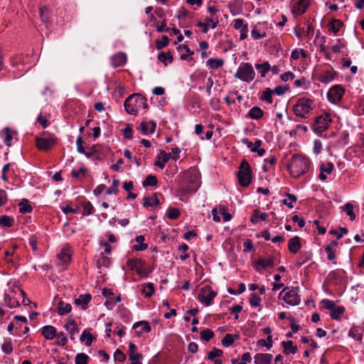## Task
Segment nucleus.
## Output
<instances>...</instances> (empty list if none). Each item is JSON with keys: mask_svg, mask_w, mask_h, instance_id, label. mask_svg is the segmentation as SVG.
<instances>
[{"mask_svg": "<svg viewBox=\"0 0 364 364\" xmlns=\"http://www.w3.org/2000/svg\"><path fill=\"white\" fill-rule=\"evenodd\" d=\"M310 161L300 154H294L288 164V170L293 177H299L305 173L309 168Z\"/></svg>", "mask_w": 364, "mask_h": 364, "instance_id": "nucleus-1", "label": "nucleus"}, {"mask_svg": "<svg viewBox=\"0 0 364 364\" xmlns=\"http://www.w3.org/2000/svg\"><path fill=\"white\" fill-rule=\"evenodd\" d=\"M126 112L136 115L141 109H146V99L140 94H133L128 97L124 103Z\"/></svg>", "mask_w": 364, "mask_h": 364, "instance_id": "nucleus-2", "label": "nucleus"}, {"mask_svg": "<svg viewBox=\"0 0 364 364\" xmlns=\"http://www.w3.org/2000/svg\"><path fill=\"white\" fill-rule=\"evenodd\" d=\"M313 110V101L305 97L299 98L293 107V111L297 117L307 119Z\"/></svg>", "mask_w": 364, "mask_h": 364, "instance_id": "nucleus-3", "label": "nucleus"}, {"mask_svg": "<svg viewBox=\"0 0 364 364\" xmlns=\"http://www.w3.org/2000/svg\"><path fill=\"white\" fill-rule=\"evenodd\" d=\"M58 143V139L54 134L43 132L41 135L36 136V147L43 151H47Z\"/></svg>", "mask_w": 364, "mask_h": 364, "instance_id": "nucleus-4", "label": "nucleus"}, {"mask_svg": "<svg viewBox=\"0 0 364 364\" xmlns=\"http://www.w3.org/2000/svg\"><path fill=\"white\" fill-rule=\"evenodd\" d=\"M254 68L250 63H241L235 75V77L245 82H250L255 77Z\"/></svg>", "mask_w": 364, "mask_h": 364, "instance_id": "nucleus-5", "label": "nucleus"}, {"mask_svg": "<svg viewBox=\"0 0 364 364\" xmlns=\"http://www.w3.org/2000/svg\"><path fill=\"white\" fill-rule=\"evenodd\" d=\"M299 287H284L279 294V299L286 304L291 306L298 305L300 303V296L298 294Z\"/></svg>", "mask_w": 364, "mask_h": 364, "instance_id": "nucleus-6", "label": "nucleus"}, {"mask_svg": "<svg viewBox=\"0 0 364 364\" xmlns=\"http://www.w3.org/2000/svg\"><path fill=\"white\" fill-rule=\"evenodd\" d=\"M237 178L240 184L243 187H247L251 183L252 170L249 163L245 159L240 163Z\"/></svg>", "mask_w": 364, "mask_h": 364, "instance_id": "nucleus-7", "label": "nucleus"}, {"mask_svg": "<svg viewBox=\"0 0 364 364\" xmlns=\"http://www.w3.org/2000/svg\"><path fill=\"white\" fill-rule=\"evenodd\" d=\"M127 267L131 270H134L141 277H147L151 273V269H148L146 267V262L140 258H129L127 262Z\"/></svg>", "mask_w": 364, "mask_h": 364, "instance_id": "nucleus-8", "label": "nucleus"}, {"mask_svg": "<svg viewBox=\"0 0 364 364\" xmlns=\"http://www.w3.org/2000/svg\"><path fill=\"white\" fill-rule=\"evenodd\" d=\"M331 122V114L327 112L316 117L313 127L314 132L318 135L321 134L329 128Z\"/></svg>", "mask_w": 364, "mask_h": 364, "instance_id": "nucleus-9", "label": "nucleus"}, {"mask_svg": "<svg viewBox=\"0 0 364 364\" xmlns=\"http://www.w3.org/2000/svg\"><path fill=\"white\" fill-rule=\"evenodd\" d=\"M322 304L323 307L331 311L330 316L334 320H340L341 315L345 311V308L343 306H336L333 301L329 299H323Z\"/></svg>", "mask_w": 364, "mask_h": 364, "instance_id": "nucleus-10", "label": "nucleus"}, {"mask_svg": "<svg viewBox=\"0 0 364 364\" xmlns=\"http://www.w3.org/2000/svg\"><path fill=\"white\" fill-rule=\"evenodd\" d=\"M58 266L60 267L61 270H65L67 269L68 264L71 261L72 254L70 246L68 244L65 245L60 252L57 255Z\"/></svg>", "mask_w": 364, "mask_h": 364, "instance_id": "nucleus-11", "label": "nucleus"}, {"mask_svg": "<svg viewBox=\"0 0 364 364\" xmlns=\"http://www.w3.org/2000/svg\"><path fill=\"white\" fill-rule=\"evenodd\" d=\"M216 295L217 293L214 291L210 287L207 286L200 289L199 291L198 299L205 306H210Z\"/></svg>", "mask_w": 364, "mask_h": 364, "instance_id": "nucleus-12", "label": "nucleus"}, {"mask_svg": "<svg viewBox=\"0 0 364 364\" xmlns=\"http://www.w3.org/2000/svg\"><path fill=\"white\" fill-rule=\"evenodd\" d=\"M344 89L339 85H333L328 92L327 97L328 100L333 103H338L343 97Z\"/></svg>", "mask_w": 364, "mask_h": 364, "instance_id": "nucleus-13", "label": "nucleus"}, {"mask_svg": "<svg viewBox=\"0 0 364 364\" xmlns=\"http://www.w3.org/2000/svg\"><path fill=\"white\" fill-rule=\"evenodd\" d=\"M276 265L274 257L271 256L268 257L267 259H257L255 264L254 267L255 269L259 272L260 270V268L262 269H267V268H272Z\"/></svg>", "mask_w": 364, "mask_h": 364, "instance_id": "nucleus-14", "label": "nucleus"}, {"mask_svg": "<svg viewBox=\"0 0 364 364\" xmlns=\"http://www.w3.org/2000/svg\"><path fill=\"white\" fill-rule=\"evenodd\" d=\"M310 1L311 0H299L291 9V12L297 15L303 14L309 6Z\"/></svg>", "mask_w": 364, "mask_h": 364, "instance_id": "nucleus-15", "label": "nucleus"}, {"mask_svg": "<svg viewBox=\"0 0 364 364\" xmlns=\"http://www.w3.org/2000/svg\"><path fill=\"white\" fill-rule=\"evenodd\" d=\"M92 299V295L90 294H80L74 301V304L77 306H80L81 309L86 310L87 305Z\"/></svg>", "mask_w": 364, "mask_h": 364, "instance_id": "nucleus-16", "label": "nucleus"}, {"mask_svg": "<svg viewBox=\"0 0 364 364\" xmlns=\"http://www.w3.org/2000/svg\"><path fill=\"white\" fill-rule=\"evenodd\" d=\"M111 64L114 68L123 66L127 61V56L123 53H119L112 55L110 58Z\"/></svg>", "mask_w": 364, "mask_h": 364, "instance_id": "nucleus-17", "label": "nucleus"}, {"mask_svg": "<svg viewBox=\"0 0 364 364\" xmlns=\"http://www.w3.org/2000/svg\"><path fill=\"white\" fill-rule=\"evenodd\" d=\"M64 328L69 332L70 339H75V335L79 332V328L77 327L76 322L72 318H68L67 323L64 326Z\"/></svg>", "mask_w": 364, "mask_h": 364, "instance_id": "nucleus-18", "label": "nucleus"}, {"mask_svg": "<svg viewBox=\"0 0 364 364\" xmlns=\"http://www.w3.org/2000/svg\"><path fill=\"white\" fill-rule=\"evenodd\" d=\"M141 132L147 135L149 134H153L156 128V124L154 121L142 122L140 124Z\"/></svg>", "mask_w": 364, "mask_h": 364, "instance_id": "nucleus-19", "label": "nucleus"}, {"mask_svg": "<svg viewBox=\"0 0 364 364\" xmlns=\"http://www.w3.org/2000/svg\"><path fill=\"white\" fill-rule=\"evenodd\" d=\"M301 247V245L300 242V237L299 236H295L289 240L288 249L291 253H297Z\"/></svg>", "mask_w": 364, "mask_h": 364, "instance_id": "nucleus-20", "label": "nucleus"}, {"mask_svg": "<svg viewBox=\"0 0 364 364\" xmlns=\"http://www.w3.org/2000/svg\"><path fill=\"white\" fill-rule=\"evenodd\" d=\"M137 328H140L139 331H136L137 336H139V335L143 333H149L151 330L149 323L146 321H141L135 323L133 325V328L136 329Z\"/></svg>", "mask_w": 364, "mask_h": 364, "instance_id": "nucleus-21", "label": "nucleus"}, {"mask_svg": "<svg viewBox=\"0 0 364 364\" xmlns=\"http://www.w3.org/2000/svg\"><path fill=\"white\" fill-rule=\"evenodd\" d=\"M255 364H270L272 355L269 353H257L255 355Z\"/></svg>", "mask_w": 364, "mask_h": 364, "instance_id": "nucleus-22", "label": "nucleus"}, {"mask_svg": "<svg viewBox=\"0 0 364 364\" xmlns=\"http://www.w3.org/2000/svg\"><path fill=\"white\" fill-rule=\"evenodd\" d=\"M335 77V72L333 70H326L321 73L318 76V80L328 84L333 80Z\"/></svg>", "mask_w": 364, "mask_h": 364, "instance_id": "nucleus-23", "label": "nucleus"}, {"mask_svg": "<svg viewBox=\"0 0 364 364\" xmlns=\"http://www.w3.org/2000/svg\"><path fill=\"white\" fill-rule=\"evenodd\" d=\"M41 333L47 340L53 339L57 334L56 329L53 326H45L42 328Z\"/></svg>", "mask_w": 364, "mask_h": 364, "instance_id": "nucleus-24", "label": "nucleus"}, {"mask_svg": "<svg viewBox=\"0 0 364 364\" xmlns=\"http://www.w3.org/2000/svg\"><path fill=\"white\" fill-rule=\"evenodd\" d=\"M143 205L144 207H154L159 205L160 201L158 198V193H154L151 196H146L143 198Z\"/></svg>", "mask_w": 364, "mask_h": 364, "instance_id": "nucleus-25", "label": "nucleus"}, {"mask_svg": "<svg viewBox=\"0 0 364 364\" xmlns=\"http://www.w3.org/2000/svg\"><path fill=\"white\" fill-rule=\"evenodd\" d=\"M283 347V353L285 355H289V353L295 354L297 351V347L293 345L292 341H287L282 342Z\"/></svg>", "mask_w": 364, "mask_h": 364, "instance_id": "nucleus-26", "label": "nucleus"}, {"mask_svg": "<svg viewBox=\"0 0 364 364\" xmlns=\"http://www.w3.org/2000/svg\"><path fill=\"white\" fill-rule=\"evenodd\" d=\"M257 70L260 73L261 77H265L266 75L271 70V65L268 62H264L263 63H257L255 65Z\"/></svg>", "mask_w": 364, "mask_h": 364, "instance_id": "nucleus-27", "label": "nucleus"}, {"mask_svg": "<svg viewBox=\"0 0 364 364\" xmlns=\"http://www.w3.org/2000/svg\"><path fill=\"white\" fill-rule=\"evenodd\" d=\"M268 215L266 213H261L259 210L256 209L253 211L252 215L250 218V221L257 224L259 223V220H266L267 219Z\"/></svg>", "mask_w": 364, "mask_h": 364, "instance_id": "nucleus-28", "label": "nucleus"}, {"mask_svg": "<svg viewBox=\"0 0 364 364\" xmlns=\"http://www.w3.org/2000/svg\"><path fill=\"white\" fill-rule=\"evenodd\" d=\"M72 310V306L69 303H65L60 301L58 304V314L60 316L70 313Z\"/></svg>", "mask_w": 364, "mask_h": 364, "instance_id": "nucleus-29", "label": "nucleus"}, {"mask_svg": "<svg viewBox=\"0 0 364 364\" xmlns=\"http://www.w3.org/2000/svg\"><path fill=\"white\" fill-rule=\"evenodd\" d=\"M19 206V213L24 214V213H29L33 211V207L29 204V201L27 199H22L18 203Z\"/></svg>", "mask_w": 364, "mask_h": 364, "instance_id": "nucleus-30", "label": "nucleus"}, {"mask_svg": "<svg viewBox=\"0 0 364 364\" xmlns=\"http://www.w3.org/2000/svg\"><path fill=\"white\" fill-rule=\"evenodd\" d=\"M362 328L360 326H353L348 333V336L355 341H360L362 340Z\"/></svg>", "mask_w": 364, "mask_h": 364, "instance_id": "nucleus-31", "label": "nucleus"}, {"mask_svg": "<svg viewBox=\"0 0 364 364\" xmlns=\"http://www.w3.org/2000/svg\"><path fill=\"white\" fill-rule=\"evenodd\" d=\"M158 60L161 61L165 66H166L168 63L173 62V56L170 52H161L158 54L157 57Z\"/></svg>", "mask_w": 364, "mask_h": 364, "instance_id": "nucleus-32", "label": "nucleus"}, {"mask_svg": "<svg viewBox=\"0 0 364 364\" xmlns=\"http://www.w3.org/2000/svg\"><path fill=\"white\" fill-rule=\"evenodd\" d=\"M264 115V112L259 107H254L248 112V117L252 119H259Z\"/></svg>", "mask_w": 364, "mask_h": 364, "instance_id": "nucleus-33", "label": "nucleus"}, {"mask_svg": "<svg viewBox=\"0 0 364 364\" xmlns=\"http://www.w3.org/2000/svg\"><path fill=\"white\" fill-rule=\"evenodd\" d=\"M207 66L212 69H218L224 64V60L219 58H210L206 62Z\"/></svg>", "mask_w": 364, "mask_h": 364, "instance_id": "nucleus-34", "label": "nucleus"}, {"mask_svg": "<svg viewBox=\"0 0 364 364\" xmlns=\"http://www.w3.org/2000/svg\"><path fill=\"white\" fill-rule=\"evenodd\" d=\"M14 218L10 216L3 215L0 217V225L2 228H10L14 225Z\"/></svg>", "mask_w": 364, "mask_h": 364, "instance_id": "nucleus-35", "label": "nucleus"}, {"mask_svg": "<svg viewBox=\"0 0 364 364\" xmlns=\"http://www.w3.org/2000/svg\"><path fill=\"white\" fill-rule=\"evenodd\" d=\"M82 215H90L93 214L95 211V208L92 203L90 201H84L82 203Z\"/></svg>", "mask_w": 364, "mask_h": 364, "instance_id": "nucleus-36", "label": "nucleus"}, {"mask_svg": "<svg viewBox=\"0 0 364 364\" xmlns=\"http://www.w3.org/2000/svg\"><path fill=\"white\" fill-rule=\"evenodd\" d=\"M80 339L81 342H85L87 346H90L92 344L93 336L87 330H85L82 331Z\"/></svg>", "mask_w": 364, "mask_h": 364, "instance_id": "nucleus-37", "label": "nucleus"}, {"mask_svg": "<svg viewBox=\"0 0 364 364\" xmlns=\"http://www.w3.org/2000/svg\"><path fill=\"white\" fill-rule=\"evenodd\" d=\"M76 144L77 150L79 153L85 154L87 158H90L92 156L91 153H87L85 151V148L83 146V140L80 135L78 136V137L77 138Z\"/></svg>", "mask_w": 364, "mask_h": 364, "instance_id": "nucleus-38", "label": "nucleus"}, {"mask_svg": "<svg viewBox=\"0 0 364 364\" xmlns=\"http://www.w3.org/2000/svg\"><path fill=\"white\" fill-rule=\"evenodd\" d=\"M285 196L287 198H284L282 200V203L289 208H292L294 207L293 203L296 201V197L294 194L288 193L285 194Z\"/></svg>", "mask_w": 364, "mask_h": 364, "instance_id": "nucleus-39", "label": "nucleus"}, {"mask_svg": "<svg viewBox=\"0 0 364 364\" xmlns=\"http://www.w3.org/2000/svg\"><path fill=\"white\" fill-rule=\"evenodd\" d=\"M343 22L339 19L333 20L329 25V30L336 33L339 31L340 28L343 26Z\"/></svg>", "mask_w": 364, "mask_h": 364, "instance_id": "nucleus-40", "label": "nucleus"}, {"mask_svg": "<svg viewBox=\"0 0 364 364\" xmlns=\"http://www.w3.org/2000/svg\"><path fill=\"white\" fill-rule=\"evenodd\" d=\"M272 94L273 90L270 88H267L264 91H263L260 97V100H264L269 104H272L273 102Z\"/></svg>", "mask_w": 364, "mask_h": 364, "instance_id": "nucleus-41", "label": "nucleus"}, {"mask_svg": "<svg viewBox=\"0 0 364 364\" xmlns=\"http://www.w3.org/2000/svg\"><path fill=\"white\" fill-rule=\"evenodd\" d=\"M87 169L82 166L78 170L73 169L71 171V176L75 178H81L85 176Z\"/></svg>", "mask_w": 364, "mask_h": 364, "instance_id": "nucleus-42", "label": "nucleus"}, {"mask_svg": "<svg viewBox=\"0 0 364 364\" xmlns=\"http://www.w3.org/2000/svg\"><path fill=\"white\" fill-rule=\"evenodd\" d=\"M343 211L350 217V220L355 219V215L353 212V205L350 203L345 204L343 207Z\"/></svg>", "mask_w": 364, "mask_h": 364, "instance_id": "nucleus-43", "label": "nucleus"}, {"mask_svg": "<svg viewBox=\"0 0 364 364\" xmlns=\"http://www.w3.org/2000/svg\"><path fill=\"white\" fill-rule=\"evenodd\" d=\"M89 356L84 353H77L75 358V364H87L89 360Z\"/></svg>", "mask_w": 364, "mask_h": 364, "instance_id": "nucleus-44", "label": "nucleus"}, {"mask_svg": "<svg viewBox=\"0 0 364 364\" xmlns=\"http://www.w3.org/2000/svg\"><path fill=\"white\" fill-rule=\"evenodd\" d=\"M169 43V38L166 36H162L161 40H156L155 45L157 50H161L167 46Z\"/></svg>", "mask_w": 364, "mask_h": 364, "instance_id": "nucleus-45", "label": "nucleus"}, {"mask_svg": "<svg viewBox=\"0 0 364 364\" xmlns=\"http://www.w3.org/2000/svg\"><path fill=\"white\" fill-rule=\"evenodd\" d=\"M142 292L146 297H151L154 293V287L152 283H146L143 285Z\"/></svg>", "mask_w": 364, "mask_h": 364, "instance_id": "nucleus-46", "label": "nucleus"}, {"mask_svg": "<svg viewBox=\"0 0 364 364\" xmlns=\"http://www.w3.org/2000/svg\"><path fill=\"white\" fill-rule=\"evenodd\" d=\"M4 301L6 305L11 309L19 305L18 302L14 298H12L7 294H4Z\"/></svg>", "mask_w": 364, "mask_h": 364, "instance_id": "nucleus-47", "label": "nucleus"}, {"mask_svg": "<svg viewBox=\"0 0 364 364\" xmlns=\"http://www.w3.org/2000/svg\"><path fill=\"white\" fill-rule=\"evenodd\" d=\"M157 184V178L153 175H149L146 177L145 180L142 182L144 187L154 186Z\"/></svg>", "mask_w": 364, "mask_h": 364, "instance_id": "nucleus-48", "label": "nucleus"}, {"mask_svg": "<svg viewBox=\"0 0 364 364\" xmlns=\"http://www.w3.org/2000/svg\"><path fill=\"white\" fill-rule=\"evenodd\" d=\"M167 217L171 220H176L180 215V211L176 208H169L166 213Z\"/></svg>", "mask_w": 364, "mask_h": 364, "instance_id": "nucleus-49", "label": "nucleus"}, {"mask_svg": "<svg viewBox=\"0 0 364 364\" xmlns=\"http://www.w3.org/2000/svg\"><path fill=\"white\" fill-rule=\"evenodd\" d=\"M223 350L220 349H218L216 348H214L211 351H210L208 354V359L213 361L216 358L220 357L223 355Z\"/></svg>", "mask_w": 364, "mask_h": 364, "instance_id": "nucleus-50", "label": "nucleus"}, {"mask_svg": "<svg viewBox=\"0 0 364 364\" xmlns=\"http://www.w3.org/2000/svg\"><path fill=\"white\" fill-rule=\"evenodd\" d=\"M257 344L259 346L267 347V349H269L272 347L273 345V341H272V336H268L267 338V340L264 339H260L257 341Z\"/></svg>", "mask_w": 364, "mask_h": 364, "instance_id": "nucleus-51", "label": "nucleus"}, {"mask_svg": "<svg viewBox=\"0 0 364 364\" xmlns=\"http://www.w3.org/2000/svg\"><path fill=\"white\" fill-rule=\"evenodd\" d=\"M200 338L201 339L209 341L214 336V333L210 329H204L200 331Z\"/></svg>", "mask_w": 364, "mask_h": 364, "instance_id": "nucleus-52", "label": "nucleus"}, {"mask_svg": "<svg viewBox=\"0 0 364 364\" xmlns=\"http://www.w3.org/2000/svg\"><path fill=\"white\" fill-rule=\"evenodd\" d=\"M262 299L256 294H251L250 296V304L252 307H257L260 306Z\"/></svg>", "mask_w": 364, "mask_h": 364, "instance_id": "nucleus-53", "label": "nucleus"}, {"mask_svg": "<svg viewBox=\"0 0 364 364\" xmlns=\"http://www.w3.org/2000/svg\"><path fill=\"white\" fill-rule=\"evenodd\" d=\"M1 350L4 353H6L7 355H9L12 353L13 346H12L11 339H9L4 342V343L2 344V346H1Z\"/></svg>", "mask_w": 364, "mask_h": 364, "instance_id": "nucleus-54", "label": "nucleus"}, {"mask_svg": "<svg viewBox=\"0 0 364 364\" xmlns=\"http://www.w3.org/2000/svg\"><path fill=\"white\" fill-rule=\"evenodd\" d=\"M334 168V166L333 163L328 162L326 164H322L320 166V171L323 173H326L328 174H331Z\"/></svg>", "mask_w": 364, "mask_h": 364, "instance_id": "nucleus-55", "label": "nucleus"}, {"mask_svg": "<svg viewBox=\"0 0 364 364\" xmlns=\"http://www.w3.org/2000/svg\"><path fill=\"white\" fill-rule=\"evenodd\" d=\"M234 338L232 334L228 333L222 339L221 343L224 347H229L234 343Z\"/></svg>", "mask_w": 364, "mask_h": 364, "instance_id": "nucleus-56", "label": "nucleus"}, {"mask_svg": "<svg viewBox=\"0 0 364 364\" xmlns=\"http://www.w3.org/2000/svg\"><path fill=\"white\" fill-rule=\"evenodd\" d=\"M119 185V180H114L112 181V185L107 190V195L117 194L118 193V186Z\"/></svg>", "mask_w": 364, "mask_h": 364, "instance_id": "nucleus-57", "label": "nucleus"}, {"mask_svg": "<svg viewBox=\"0 0 364 364\" xmlns=\"http://www.w3.org/2000/svg\"><path fill=\"white\" fill-rule=\"evenodd\" d=\"M56 337L58 341H56V344L60 346H65L68 343V338L65 336L63 332H60L56 334Z\"/></svg>", "mask_w": 364, "mask_h": 364, "instance_id": "nucleus-58", "label": "nucleus"}, {"mask_svg": "<svg viewBox=\"0 0 364 364\" xmlns=\"http://www.w3.org/2000/svg\"><path fill=\"white\" fill-rule=\"evenodd\" d=\"M4 133L5 134L4 141L6 146H10L11 141L13 139L12 134L8 127L4 129Z\"/></svg>", "mask_w": 364, "mask_h": 364, "instance_id": "nucleus-59", "label": "nucleus"}, {"mask_svg": "<svg viewBox=\"0 0 364 364\" xmlns=\"http://www.w3.org/2000/svg\"><path fill=\"white\" fill-rule=\"evenodd\" d=\"M186 17L193 18V16L184 8H180L177 14L178 19L181 21Z\"/></svg>", "mask_w": 364, "mask_h": 364, "instance_id": "nucleus-60", "label": "nucleus"}, {"mask_svg": "<svg viewBox=\"0 0 364 364\" xmlns=\"http://www.w3.org/2000/svg\"><path fill=\"white\" fill-rule=\"evenodd\" d=\"M129 359L132 361V364H142L141 360L142 359V355L139 353L129 355Z\"/></svg>", "mask_w": 364, "mask_h": 364, "instance_id": "nucleus-61", "label": "nucleus"}, {"mask_svg": "<svg viewBox=\"0 0 364 364\" xmlns=\"http://www.w3.org/2000/svg\"><path fill=\"white\" fill-rule=\"evenodd\" d=\"M188 248L189 247L186 244H183L182 245L179 246L178 250L183 252V254L180 256V259L181 260L184 261L189 257V255L186 253Z\"/></svg>", "mask_w": 364, "mask_h": 364, "instance_id": "nucleus-62", "label": "nucleus"}, {"mask_svg": "<svg viewBox=\"0 0 364 364\" xmlns=\"http://www.w3.org/2000/svg\"><path fill=\"white\" fill-rule=\"evenodd\" d=\"M326 252L327 253V259L328 260H333L336 257V250L331 249V247H325L324 248Z\"/></svg>", "mask_w": 364, "mask_h": 364, "instance_id": "nucleus-63", "label": "nucleus"}, {"mask_svg": "<svg viewBox=\"0 0 364 364\" xmlns=\"http://www.w3.org/2000/svg\"><path fill=\"white\" fill-rule=\"evenodd\" d=\"M123 135L125 139H132L133 138L132 135V129L129 124H128L124 129H123Z\"/></svg>", "mask_w": 364, "mask_h": 364, "instance_id": "nucleus-64", "label": "nucleus"}]
</instances>
